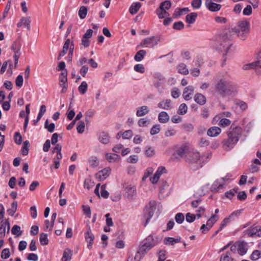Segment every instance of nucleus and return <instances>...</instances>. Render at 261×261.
<instances>
[{
	"instance_id": "obj_19",
	"label": "nucleus",
	"mask_w": 261,
	"mask_h": 261,
	"mask_svg": "<svg viewBox=\"0 0 261 261\" xmlns=\"http://www.w3.org/2000/svg\"><path fill=\"white\" fill-rule=\"evenodd\" d=\"M165 79L164 76L160 73H155L154 75L153 84L157 88H160L164 82Z\"/></svg>"
},
{
	"instance_id": "obj_35",
	"label": "nucleus",
	"mask_w": 261,
	"mask_h": 261,
	"mask_svg": "<svg viewBox=\"0 0 261 261\" xmlns=\"http://www.w3.org/2000/svg\"><path fill=\"white\" fill-rule=\"evenodd\" d=\"M219 219V216L217 215H213L211 218L207 221L206 224L208 226V228L212 227L213 225L218 221Z\"/></svg>"
},
{
	"instance_id": "obj_32",
	"label": "nucleus",
	"mask_w": 261,
	"mask_h": 261,
	"mask_svg": "<svg viewBox=\"0 0 261 261\" xmlns=\"http://www.w3.org/2000/svg\"><path fill=\"white\" fill-rule=\"evenodd\" d=\"M155 13L157 14L159 18L162 19L169 16V14L163 9V8H159L156 11Z\"/></svg>"
},
{
	"instance_id": "obj_43",
	"label": "nucleus",
	"mask_w": 261,
	"mask_h": 261,
	"mask_svg": "<svg viewBox=\"0 0 261 261\" xmlns=\"http://www.w3.org/2000/svg\"><path fill=\"white\" fill-rule=\"evenodd\" d=\"M89 162L90 166L92 168H95L99 165L98 159L96 156H91L89 160Z\"/></svg>"
},
{
	"instance_id": "obj_28",
	"label": "nucleus",
	"mask_w": 261,
	"mask_h": 261,
	"mask_svg": "<svg viewBox=\"0 0 261 261\" xmlns=\"http://www.w3.org/2000/svg\"><path fill=\"white\" fill-rule=\"evenodd\" d=\"M171 102V101L170 99L163 100L158 104V107L163 109L169 110L172 108Z\"/></svg>"
},
{
	"instance_id": "obj_57",
	"label": "nucleus",
	"mask_w": 261,
	"mask_h": 261,
	"mask_svg": "<svg viewBox=\"0 0 261 261\" xmlns=\"http://www.w3.org/2000/svg\"><path fill=\"white\" fill-rule=\"evenodd\" d=\"M155 154L154 149L151 147H146L145 150V154L148 157H152Z\"/></svg>"
},
{
	"instance_id": "obj_30",
	"label": "nucleus",
	"mask_w": 261,
	"mask_h": 261,
	"mask_svg": "<svg viewBox=\"0 0 261 261\" xmlns=\"http://www.w3.org/2000/svg\"><path fill=\"white\" fill-rule=\"evenodd\" d=\"M180 241V237H178L176 239L170 237H166L164 240V243L165 245L170 244L171 245H174L175 243H179Z\"/></svg>"
},
{
	"instance_id": "obj_23",
	"label": "nucleus",
	"mask_w": 261,
	"mask_h": 261,
	"mask_svg": "<svg viewBox=\"0 0 261 261\" xmlns=\"http://www.w3.org/2000/svg\"><path fill=\"white\" fill-rule=\"evenodd\" d=\"M85 239L88 244V247L89 248H91L92 245L93 244V240L94 239V236L93 233L91 232V231L90 228L87 231V232L85 234Z\"/></svg>"
},
{
	"instance_id": "obj_31",
	"label": "nucleus",
	"mask_w": 261,
	"mask_h": 261,
	"mask_svg": "<svg viewBox=\"0 0 261 261\" xmlns=\"http://www.w3.org/2000/svg\"><path fill=\"white\" fill-rule=\"evenodd\" d=\"M72 255V251L70 249L66 248L64 250L63 256L61 258L62 261H67L71 259Z\"/></svg>"
},
{
	"instance_id": "obj_6",
	"label": "nucleus",
	"mask_w": 261,
	"mask_h": 261,
	"mask_svg": "<svg viewBox=\"0 0 261 261\" xmlns=\"http://www.w3.org/2000/svg\"><path fill=\"white\" fill-rule=\"evenodd\" d=\"M242 133V129L240 126L232 124L227 132V136L232 139H237V142H238L241 136Z\"/></svg>"
},
{
	"instance_id": "obj_12",
	"label": "nucleus",
	"mask_w": 261,
	"mask_h": 261,
	"mask_svg": "<svg viewBox=\"0 0 261 261\" xmlns=\"http://www.w3.org/2000/svg\"><path fill=\"white\" fill-rule=\"evenodd\" d=\"M124 196L128 200L134 199L136 195V190L135 187L128 186L125 188Z\"/></svg>"
},
{
	"instance_id": "obj_50",
	"label": "nucleus",
	"mask_w": 261,
	"mask_h": 261,
	"mask_svg": "<svg viewBox=\"0 0 261 261\" xmlns=\"http://www.w3.org/2000/svg\"><path fill=\"white\" fill-rule=\"evenodd\" d=\"M158 261H165L166 258L167 251L165 250H161L158 252Z\"/></svg>"
},
{
	"instance_id": "obj_34",
	"label": "nucleus",
	"mask_w": 261,
	"mask_h": 261,
	"mask_svg": "<svg viewBox=\"0 0 261 261\" xmlns=\"http://www.w3.org/2000/svg\"><path fill=\"white\" fill-rule=\"evenodd\" d=\"M237 250L239 254L243 255L247 252L246 244L244 242H240L237 246Z\"/></svg>"
},
{
	"instance_id": "obj_63",
	"label": "nucleus",
	"mask_w": 261,
	"mask_h": 261,
	"mask_svg": "<svg viewBox=\"0 0 261 261\" xmlns=\"http://www.w3.org/2000/svg\"><path fill=\"white\" fill-rule=\"evenodd\" d=\"M149 123V120H146L145 118H141L138 122V125L140 127L146 126Z\"/></svg>"
},
{
	"instance_id": "obj_56",
	"label": "nucleus",
	"mask_w": 261,
	"mask_h": 261,
	"mask_svg": "<svg viewBox=\"0 0 261 261\" xmlns=\"http://www.w3.org/2000/svg\"><path fill=\"white\" fill-rule=\"evenodd\" d=\"M85 127V122L83 121H79L76 127L77 132L80 134L83 133L84 132Z\"/></svg>"
},
{
	"instance_id": "obj_9",
	"label": "nucleus",
	"mask_w": 261,
	"mask_h": 261,
	"mask_svg": "<svg viewBox=\"0 0 261 261\" xmlns=\"http://www.w3.org/2000/svg\"><path fill=\"white\" fill-rule=\"evenodd\" d=\"M67 71L66 70L62 71L59 75V85L62 88L61 92L65 93L67 89Z\"/></svg>"
},
{
	"instance_id": "obj_24",
	"label": "nucleus",
	"mask_w": 261,
	"mask_h": 261,
	"mask_svg": "<svg viewBox=\"0 0 261 261\" xmlns=\"http://www.w3.org/2000/svg\"><path fill=\"white\" fill-rule=\"evenodd\" d=\"M195 101L200 105H204L206 102V97L203 94L197 93L194 96Z\"/></svg>"
},
{
	"instance_id": "obj_48",
	"label": "nucleus",
	"mask_w": 261,
	"mask_h": 261,
	"mask_svg": "<svg viewBox=\"0 0 261 261\" xmlns=\"http://www.w3.org/2000/svg\"><path fill=\"white\" fill-rule=\"evenodd\" d=\"M188 107L185 103L181 104L178 110V114L180 115H185L187 113Z\"/></svg>"
},
{
	"instance_id": "obj_54",
	"label": "nucleus",
	"mask_w": 261,
	"mask_h": 261,
	"mask_svg": "<svg viewBox=\"0 0 261 261\" xmlns=\"http://www.w3.org/2000/svg\"><path fill=\"white\" fill-rule=\"evenodd\" d=\"M95 114V111L93 110L90 109L88 110L85 114V121L87 123H89L90 122V120L89 118H92Z\"/></svg>"
},
{
	"instance_id": "obj_58",
	"label": "nucleus",
	"mask_w": 261,
	"mask_h": 261,
	"mask_svg": "<svg viewBox=\"0 0 261 261\" xmlns=\"http://www.w3.org/2000/svg\"><path fill=\"white\" fill-rule=\"evenodd\" d=\"M14 142L16 144L20 145L22 143V137L19 132H16L14 136Z\"/></svg>"
},
{
	"instance_id": "obj_41",
	"label": "nucleus",
	"mask_w": 261,
	"mask_h": 261,
	"mask_svg": "<svg viewBox=\"0 0 261 261\" xmlns=\"http://www.w3.org/2000/svg\"><path fill=\"white\" fill-rule=\"evenodd\" d=\"M30 147V142L28 140H26L23 142L21 149V153L23 155H27L29 153V148Z\"/></svg>"
},
{
	"instance_id": "obj_7",
	"label": "nucleus",
	"mask_w": 261,
	"mask_h": 261,
	"mask_svg": "<svg viewBox=\"0 0 261 261\" xmlns=\"http://www.w3.org/2000/svg\"><path fill=\"white\" fill-rule=\"evenodd\" d=\"M240 214L241 210L236 211L232 213L228 217L225 218L221 222L219 229L216 231L215 234H217L219 231L226 226L230 221L234 220L240 215Z\"/></svg>"
},
{
	"instance_id": "obj_37",
	"label": "nucleus",
	"mask_w": 261,
	"mask_h": 261,
	"mask_svg": "<svg viewBox=\"0 0 261 261\" xmlns=\"http://www.w3.org/2000/svg\"><path fill=\"white\" fill-rule=\"evenodd\" d=\"M146 51L144 50H140L138 51L134 57V59L137 62H140L144 58L146 55Z\"/></svg>"
},
{
	"instance_id": "obj_13",
	"label": "nucleus",
	"mask_w": 261,
	"mask_h": 261,
	"mask_svg": "<svg viewBox=\"0 0 261 261\" xmlns=\"http://www.w3.org/2000/svg\"><path fill=\"white\" fill-rule=\"evenodd\" d=\"M158 41L159 40H155V37L152 36L151 37L147 38L143 40L140 43V45L144 47H153L158 44Z\"/></svg>"
},
{
	"instance_id": "obj_61",
	"label": "nucleus",
	"mask_w": 261,
	"mask_h": 261,
	"mask_svg": "<svg viewBox=\"0 0 261 261\" xmlns=\"http://www.w3.org/2000/svg\"><path fill=\"white\" fill-rule=\"evenodd\" d=\"M196 215L188 213L186 215V220L189 223H192L195 220Z\"/></svg>"
},
{
	"instance_id": "obj_5",
	"label": "nucleus",
	"mask_w": 261,
	"mask_h": 261,
	"mask_svg": "<svg viewBox=\"0 0 261 261\" xmlns=\"http://www.w3.org/2000/svg\"><path fill=\"white\" fill-rule=\"evenodd\" d=\"M156 202L154 200H151L148 204H147L144 209L143 216V219L145 221L144 226H146L149 223L150 219L154 215L155 210H156Z\"/></svg>"
},
{
	"instance_id": "obj_47",
	"label": "nucleus",
	"mask_w": 261,
	"mask_h": 261,
	"mask_svg": "<svg viewBox=\"0 0 261 261\" xmlns=\"http://www.w3.org/2000/svg\"><path fill=\"white\" fill-rule=\"evenodd\" d=\"M79 92L82 94H85L88 89V85L87 83L85 81L82 82L81 84L78 88Z\"/></svg>"
},
{
	"instance_id": "obj_15",
	"label": "nucleus",
	"mask_w": 261,
	"mask_h": 261,
	"mask_svg": "<svg viewBox=\"0 0 261 261\" xmlns=\"http://www.w3.org/2000/svg\"><path fill=\"white\" fill-rule=\"evenodd\" d=\"M205 6L212 12H217L220 10L221 5L213 2V0H206Z\"/></svg>"
},
{
	"instance_id": "obj_25",
	"label": "nucleus",
	"mask_w": 261,
	"mask_h": 261,
	"mask_svg": "<svg viewBox=\"0 0 261 261\" xmlns=\"http://www.w3.org/2000/svg\"><path fill=\"white\" fill-rule=\"evenodd\" d=\"M149 112V110L148 107L146 106H143L138 108L136 112V115L138 117H142L147 114Z\"/></svg>"
},
{
	"instance_id": "obj_8",
	"label": "nucleus",
	"mask_w": 261,
	"mask_h": 261,
	"mask_svg": "<svg viewBox=\"0 0 261 261\" xmlns=\"http://www.w3.org/2000/svg\"><path fill=\"white\" fill-rule=\"evenodd\" d=\"M20 48L21 45L19 42H14L11 47L12 50H13L14 52V55L13 56V58L14 59V68H16L17 65L18 64L19 58L20 56Z\"/></svg>"
},
{
	"instance_id": "obj_42",
	"label": "nucleus",
	"mask_w": 261,
	"mask_h": 261,
	"mask_svg": "<svg viewBox=\"0 0 261 261\" xmlns=\"http://www.w3.org/2000/svg\"><path fill=\"white\" fill-rule=\"evenodd\" d=\"M17 202L15 201L11 204V207L8 210L7 212L9 215L13 216L17 211Z\"/></svg>"
},
{
	"instance_id": "obj_44",
	"label": "nucleus",
	"mask_w": 261,
	"mask_h": 261,
	"mask_svg": "<svg viewBox=\"0 0 261 261\" xmlns=\"http://www.w3.org/2000/svg\"><path fill=\"white\" fill-rule=\"evenodd\" d=\"M94 186V182L91 180L90 178L85 179L84 184V187L85 188L90 190Z\"/></svg>"
},
{
	"instance_id": "obj_64",
	"label": "nucleus",
	"mask_w": 261,
	"mask_h": 261,
	"mask_svg": "<svg viewBox=\"0 0 261 261\" xmlns=\"http://www.w3.org/2000/svg\"><path fill=\"white\" fill-rule=\"evenodd\" d=\"M231 258L230 252H227L225 254L221 255L220 261H229V259Z\"/></svg>"
},
{
	"instance_id": "obj_18",
	"label": "nucleus",
	"mask_w": 261,
	"mask_h": 261,
	"mask_svg": "<svg viewBox=\"0 0 261 261\" xmlns=\"http://www.w3.org/2000/svg\"><path fill=\"white\" fill-rule=\"evenodd\" d=\"M247 233L250 237L253 236H261V226H256L252 227L247 230Z\"/></svg>"
},
{
	"instance_id": "obj_36",
	"label": "nucleus",
	"mask_w": 261,
	"mask_h": 261,
	"mask_svg": "<svg viewBox=\"0 0 261 261\" xmlns=\"http://www.w3.org/2000/svg\"><path fill=\"white\" fill-rule=\"evenodd\" d=\"M197 17V14L196 13H191L186 16V20L188 23L192 24L195 21Z\"/></svg>"
},
{
	"instance_id": "obj_33",
	"label": "nucleus",
	"mask_w": 261,
	"mask_h": 261,
	"mask_svg": "<svg viewBox=\"0 0 261 261\" xmlns=\"http://www.w3.org/2000/svg\"><path fill=\"white\" fill-rule=\"evenodd\" d=\"M141 6V5L139 2L133 3L129 8V13L132 15L136 14L139 11Z\"/></svg>"
},
{
	"instance_id": "obj_39",
	"label": "nucleus",
	"mask_w": 261,
	"mask_h": 261,
	"mask_svg": "<svg viewBox=\"0 0 261 261\" xmlns=\"http://www.w3.org/2000/svg\"><path fill=\"white\" fill-rule=\"evenodd\" d=\"M178 71L182 74L187 75L189 73V70L187 68V66L184 63H180L177 66Z\"/></svg>"
},
{
	"instance_id": "obj_52",
	"label": "nucleus",
	"mask_w": 261,
	"mask_h": 261,
	"mask_svg": "<svg viewBox=\"0 0 261 261\" xmlns=\"http://www.w3.org/2000/svg\"><path fill=\"white\" fill-rule=\"evenodd\" d=\"M171 7V3L169 1H165L161 3L159 8H163L165 11L168 10Z\"/></svg>"
},
{
	"instance_id": "obj_27",
	"label": "nucleus",
	"mask_w": 261,
	"mask_h": 261,
	"mask_svg": "<svg viewBox=\"0 0 261 261\" xmlns=\"http://www.w3.org/2000/svg\"><path fill=\"white\" fill-rule=\"evenodd\" d=\"M98 140L101 143L107 144L110 142V136L108 133L101 132L99 135Z\"/></svg>"
},
{
	"instance_id": "obj_51",
	"label": "nucleus",
	"mask_w": 261,
	"mask_h": 261,
	"mask_svg": "<svg viewBox=\"0 0 261 261\" xmlns=\"http://www.w3.org/2000/svg\"><path fill=\"white\" fill-rule=\"evenodd\" d=\"M261 257L260 251L258 250H255L252 253L250 258L252 260H256L258 258Z\"/></svg>"
},
{
	"instance_id": "obj_10",
	"label": "nucleus",
	"mask_w": 261,
	"mask_h": 261,
	"mask_svg": "<svg viewBox=\"0 0 261 261\" xmlns=\"http://www.w3.org/2000/svg\"><path fill=\"white\" fill-rule=\"evenodd\" d=\"M237 143V139H234L230 137H228L227 139L224 140L222 142L223 147L227 151L233 148Z\"/></svg>"
},
{
	"instance_id": "obj_20",
	"label": "nucleus",
	"mask_w": 261,
	"mask_h": 261,
	"mask_svg": "<svg viewBox=\"0 0 261 261\" xmlns=\"http://www.w3.org/2000/svg\"><path fill=\"white\" fill-rule=\"evenodd\" d=\"M160 184V193L164 195H168L169 193V188L167 182L165 180H162Z\"/></svg>"
},
{
	"instance_id": "obj_22",
	"label": "nucleus",
	"mask_w": 261,
	"mask_h": 261,
	"mask_svg": "<svg viewBox=\"0 0 261 261\" xmlns=\"http://www.w3.org/2000/svg\"><path fill=\"white\" fill-rule=\"evenodd\" d=\"M31 17H23L20 19L17 25L18 27H20L22 25L26 27L28 30H30Z\"/></svg>"
},
{
	"instance_id": "obj_14",
	"label": "nucleus",
	"mask_w": 261,
	"mask_h": 261,
	"mask_svg": "<svg viewBox=\"0 0 261 261\" xmlns=\"http://www.w3.org/2000/svg\"><path fill=\"white\" fill-rule=\"evenodd\" d=\"M226 178V177L216 180L212 185L211 188V191L213 192H218L219 190L222 189Z\"/></svg>"
},
{
	"instance_id": "obj_26",
	"label": "nucleus",
	"mask_w": 261,
	"mask_h": 261,
	"mask_svg": "<svg viewBox=\"0 0 261 261\" xmlns=\"http://www.w3.org/2000/svg\"><path fill=\"white\" fill-rule=\"evenodd\" d=\"M221 132V130L219 127L213 126L208 129L207 134L210 137H216L220 134Z\"/></svg>"
},
{
	"instance_id": "obj_40",
	"label": "nucleus",
	"mask_w": 261,
	"mask_h": 261,
	"mask_svg": "<svg viewBox=\"0 0 261 261\" xmlns=\"http://www.w3.org/2000/svg\"><path fill=\"white\" fill-rule=\"evenodd\" d=\"M106 157L109 162H114L119 159V156L117 154L108 153L106 154Z\"/></svg>"
},
{
	"instance_id": "obj_3",
	"label": "nucleus",
	"mask_w": 261,
	"mask_h": 261,
	"mask_svg": "<svg viewBox=\"0 0 261 261\" xmlns=\"http://www.w3.org/2000/svg\"><path fill=\"white\" fill-rule=\"evenodd\" d=\"M235 88V86L226 79H221L216 85L217 92L222 96L230 94Z\"/></svg>"
},
{
	"instance_id": "obj_2",
	"label": "nucleus",
	"mask_w": 261,
	"mask_h": 261,
	"mask_svg": "<svg viewBox=\"0 0 261 261\" xmlns=\"http://www.w3.org/2000/svg\"><path fill=\"white\" fill-rule=\"evenodd\" d=\"M203 158H201L199 152L196 150H192L186 155V162L191 169L196 171L203 166Z\"/></svg>"
},
{
	"instance_id": "obj_53",
	"label": "nucleus",
	"mask_w": 261,
	"mask_h": 261,
	"mask_svg": "<svg viewBox=\"0 0 261 261\" xmlns=\"http://www.w3.org/2000/svg\"><path fill=\"white\" fill-rule=\"evenodd\" d=\"M55 124L53 123H51L50 124H48V120H46L45 124H44V127L47 129V130L49 133H53L55 129Z\"/></svg>"
},
{
	"instance_id": "obj_17",
	"label": "nucleus",
	"mask_w": 261,
	"mask_h": 261,
	"mask_svg": "<svg viewBox=\"0 0 261 261\" xmlns=\"http://www.w3.org/2000/svg\"><path fill=\"white\" fill-rule=\"evenodd\" d=\"M194 91V87L192 86H189L186 87L184 90L182 96L186 100H189L192 98Z\"/></svg>"
},
{
	"instance_id": "obj_1",
	"label": "nucleus",
	"mask_w": 261,
	"mask_h": 261,
	"mask_svg": "<svg viewBox=\"0 0 261 261\" xmlns=\"http://www.w3.org/2000/svg\"><path fill=\"white\" fill-rule=\"evenodd\" d=\"M249 31V23L246 20L240 21L237 26L227 30L222 34L219 38V44L218 48L226 55L231 45L230 39L232 34H236L242 40H244Z\"/></svg>"
},
{
	"instance_id": "obj_11",
	"label": "nucleus",
	"mask_w": 261,
	"mask_h": 261,
	"mask_svg": "<svg viewBox=\"0 0 261 261\" xmlns=\"http://www.w3.org/2000/svg\"><path fill=\"white\" fill-rule=\"evenodd\" d=\"M245 69L249 68H256L257 71L261 72V50L258 52L257 61L246 65Z\"/></svg>"
},
{
	"instance_id": "obj_16",
	"label": "nucleus",
	"mask_w": 261,
	"mask_h": 261,
	"mask_svg": "<svg viewBox=\"0 0 261 261\" xmlns=\"http://www.w3.org/2000/svg\"><path fill=\"white\" fill-rule=\"evenodd\" d=\"M110 171L111 169L109 168H106L96 174V178L99 181L103 180L109 176Z\"/></svg>"
},
{
	"instance_id": "obj_60",
	"label": "nucleus",
	"mask_w": 261,
	"mask_h": 261,
	"mask_svg": "<svg viewBox=\"0 0 261 261\" xmlns=\"http://www.w3.org/2000/svg\"><path fill=\"white\" fill-rule=\"evenodd\" d=\"M106 185H103L101 187V191H100V194L102 197L103 198H107L109 197V192L106 190Z\"/></svg>"
},
{
	"instance_id": "obj_4",
	"label": "nucleus",
	"mask_w": 261,
	"mask_h": 261,
	"mask_svg": "<svg viewBox=\"0 0 261 261\" xmlns=\"http://www.w3.org/2000/svg\"><path fill=\"white\" fill-rule=\"evenodd\" d=\"M158 243V239L157 237L154 238L153 236H149L143 241L142 244L139 246L138 254L144 256L152 247L156 245Z\"/></svg>"
},
{
	"instance_id": "obj_21",
	"label": "nucleus",
	"mask_w": 261,
	"mask_h": 261,
	"mask_svg": "<svg viewBox=\"0 0 261 261\" xmlns=\"http://www.w3.org/2000/svg\"><path fill=\"white\" fill-rule=\"evenodd\" d=\"M6 225H8L7 232H9L10 224L8 220H7L5 222L3 221L0 222V238H3L5 236Z\"/></svg>"
},
{
	"instance_id": "obj_55",
	"label": "nucleus",
	"mask_w": 261,
	"mask_h": 261,
	"mask_svg": "<svg viewBox=\"0 0 261 261\" xmlns=\"http://www.w3.org/2000/svg\"><path fill=\"white\" fill-rule=\"evenodd\" d=\"M175 220L177 223L181 224L185 220V217L184 214L181 213H177L175 215Z\"/></svg>"
},
{
	"instance_id": "obj_62",
	"label": "nucleus",
	"mask_w": 261,
	"mask_h": 261,
	"mask_svg": "<svg viewBox=\"0 0 261 261\" xmlns=\"http://www.w3.org/2000/svg\"><path fill=\"white\" fill-rule=\"evenodd\" d=\"M134 70L141 73H143L145 72V68L142 64H138L134 66Z\"/></svg>"
},
{
	"instance_id": "obj_45",
	"label": "nucleus",
	"mask_w": 261,
	"mask_h": 261,
	"mask_svg": "<svg viewBox=\"0 0 261 261\" xmlns=\"http://www.w3.org/2000/svg\"><path fill=\"white\" fill-rule=\"evenodd\" d=\"M188 151L187 146H182L176 150V153L180 157L183 156Z\"/></svg>"
},
{
	"instance_id": "obj_59",
	"label": "nucleus",
	"mask_w": 261,
	"mask_h": 261,
	"mask_svg": "<svg viewBox=\"0 0 261 261\" xmlns=\"http://www.w3.org/2000/svg\"><path fill=\"white\" fill-rule=\"evenodd\" d=\"M160 131V125H154L150 129V133L151 135L158 134Z\"/></svg>"
},
{
	"instance_id": "obj_49",
	"label": "nucleus",
	"mask_w": 261,
	"mask_h": 261,
	"mask_svg": "<svg viewBox=\"0 0 261 261\" xmlns=\"http://www.w3.org/2000/svg\"><path fill=\"white\" fill-rule=\"evenodd\" d=\"M40 242L42 245H46L48 243L47 235L46 233H42L40 236Z\"/></svg>"
},
{
	"instance_id": "obj_46",
	"label": "nucleus",
	"mask_w": 261,
	"mask_h": 261,
	"mask_svg": "<svg viewBox=\"0 0 261 261\" xmlns=\"http://www.w3.org/2000/svg\"><path fill=\"white\" fill-rule=\"evenodd\" d=\"M11 232L13 234L17 235V236H20L22 233V231L20 230V227L17 225L13 226Z\"/></svg>"
},
{
	"instance_id": "obj_29",
	"label": "nucleus",
	"mask_w": 261,
	"mask_h": 261,
	"mask_svg": "<svg viewBox=\"0 0 261 261\" xmlns=\"http://www.w3.org/2000/svg\"><path fill=\"white\" fill-rule=\"evenodd\" d=\"M158 119L160 122L165 123L169 121V116L167 112L163 111L159 113Z\"/></svg>"
},
{
	"instance_id": "obj_38",
	"label": "nucleus",
	"mask_w": 261,
	"mask_h": 261,
	"mask_svg": "<svg viewBox=\"0 0 261 261\" xmlns=\"http://www.w3.org/2000/svg\"><path fill=\"white\" fill-rule=\"evenodd\" d=\"M87 12L88 9L85 6H82L80 7L78 12L80 18L82 19H84L86 17Z\"/></svg>"
}]
</instances>
